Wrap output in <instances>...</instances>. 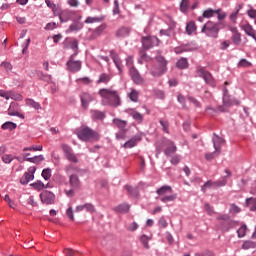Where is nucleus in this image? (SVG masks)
<instances>
[{
	"instance_id": "ea45409f",
	"label": "nucleus",
	"mask_w": 256,
	"mask_h": 256,
	"mask_svg": "<svg viewBox=\"0 0 256 256\" xmlns=\"http://www.w3.org/2000/svg\"><path fill=\"white\" fill-rule=\"evenodd\" d=\"M178 69H187L189 67V62H187L186 58H181L177 62Z\"/></svg>"
},
{
	"instance_id": "6e6d98bb",
	"label": "nucleus",
	"mask_w": 256,
	"mask_h": 256,
	"mask_svg": "<svg viewBox=\"0 0 256 256\" xmlns=\"http://www.w3.org/2000/svg\"><path fill=\"white\" fill-rule=\"evenodd\" d=\"M23 151H43V146H32V147H26L23 149Z\"/></svg>"
},
{
	"instance_id": "1a4fd4ad",
	"label": "nucleus",
	"mask_w": 256,
	"mask_h": 256,
	"mask_svg": "<svg viewBox=\"0 0 256 256\" xmlns=\"http://www.w3.org/2000/svg\"><path fill=\"white\" fill-rule=\"evenodd\" d=\"M223 93L224 107H233V105H240L241 102H239V100L229 96V91L227 90V88H224Z\"/></svg>"
},
{
	"instance_id": "c756f323",
	"label": "nucleus",
	"mask_w": 256,
	"mask_h": 256,
	"mask_svg": "<svg viewBox=\"0 0 256 256\" xmlns=\"http://www.w3.org/2000/svg\"><path fill=\"white\" fill-rule=\"evenodd\" d=\"M128 97L133 103H137L139 101V91L132 88L131 92L128 93Z\"/></svg>"
},
{
	"instance_id": "9b49d317",
	"label": "nucleus",
	"mask_w": 256,
	"mask_h": 256,
	"mask_svg": "<svg viewBox=\"0 0 256 256\" xmlns=\"http://www.w3.org/2000/svg\"><path fill=\"white\" fill-rule=\"evenodd\" d=\"M142 45L144 49H151V47H157V45H159V38L155 36L143 37Z\"/></svg>"
},
{
	"instance_id": "8fccbe9b",
	"label": "nucleus",
	"mask_w": 256,
	"mask_h": 256,
	"mask_svg": "<svg viewBox=\"0 0 256 256\" xmlns=\"http://www.w3.org/2000/svg\"><path fill=\"white\" fill-rule=\"evenodd\" d=\"M219 153H221L220 151L215 150L212 153H207L205 155L207 161H211L212 159H215V157H219Z\"/></svg>"
},
{
	"instance_id": "aec40b11",
	"label": "nucleus",
	"mask_w": 256,
	"mask_h": 256,
	"mask_svg": "<svg viewBox=\"0 0 256 256\" xmlns=\"http://www.w3.org/2000/svg\"><path fill=\"white\" fill-rule=\"evenodd\" d=\"M141 141V136H134L126 143H124V149H133Z\"/></svg>"
},
{
	"instance_id": "a211bd4d",
	"label": "nucleus",
	"mask_w": 256,
	"mask_h": 256,
	"mask_svg": "<svg viewBox=\"0 0 256 256\" xmlns=\"http://www.w3.org/2000/svg\"><path fill=\"white\" fill-rule=\"evenodd\" d=\"M84 209L87 211V213H95V206L91 203L77 206L76 213H81V211H84Z\"/></svg>"
},
{
	"instance_id": "603ef678",
	"label": "nucleus",
	"mask_w": 256,
	"mask_h": 256,
	"mask_svg": "<svg viewBox=\"0 0 256 256\" xmlns=\"http://www.w3.org/2000/svg\"><path fill=\"white\" fill-rule=\"evenodd\" d=\"M92 116L94 117V119H105V114L98 110H94L92 112Z\"/></svg>"
},
{
	"instance_id": "0e129e2a",
	"label": "nucleus",
	"mask_w": 256,
	"mask_h": 256,
	"mask_svg": "<svg viewBox=\"0 0 256 256\" xmlns=\"http://www.w3.org/2000/svg\"><path fill=\"white\" fill-rule=\"evenodd\" d=\"M208 187H215V182L209 180L202 186V191H206Z\"/></svg>"
},
{
	"instance_id": "f3484780",
	"label": "nucleus",
	"mask_w": 256,
	"mask_h": 256,
	"mask_svg": "<svg viewBox=\"0 0 256 256\" xmlns=\"http://www.w3.org/2000/svg\"><path fill=\"white\" fill-rule=\"evenodd\" d=\"M65 155L66 159L71 163H79V158L77 157V155H75V153H73V150L70 147L66 146Z\"/></svg>"
},
{
	"instance_id": "2f4dec72",
	"label": "nucleus",
	"mask_w": 256,
	"mask_h": 256,
	"mask_svg": "<svg viewBox=\"0 0 256 256\" xmlns=\"http://www.w3.org/2000/svg\"><path fill=\"white\" fill-rule=\"evenodd\" d=\"M246 205L249 207L250 211H256V198L251 197L246 199Z\"/></svg>"
},
{
	"instance_id": "774afa93",
	"label": "nucleus",
	"mask_w": 256,
	"mask_h": 256,
	"mask_svg": "<svg viewBox=\"0 0 256 256\" xmlns=\"http://www.w3.org/2000/svg\"><path fill=\"white\" fill-rule=\"evenodd\" d=\"M68 5L70 7H78L79 6V0H67Z\"/></svg>"
},
{
	"instance_id": "9d476101",
	"label": "nucleus",
	"mask_w": 256,
	"mask_h": 256,
	"mask_svg": "<svg viewBox=\"0 0 256 256\" xmlns=\"http://www.w3.org/2000/svg\"><path fill=\"white\" fill-rule=\"evenodd\" d=\"M40 199L44 205H53L55 203V194L51 191H43L40 194Z\"/></svg>"
},
{
	"instance_id": "2eb2a0df",
	"label": "nucleus",
	"mask_w": 256,
	"mask_h": 256,
	"mask_svg": "<svg viewBox=\"0 0 256 256\" xmlns=\"http://www.w3.org/2000/svg\"><path fill=\"white\" fill-rule=\"evenodd\" d=\"M80 99H81L82 107L84 109H87L91 101H93V96L87 92H82L80 94Z\"/></svg>"
},
{
	"instance_id": "6ab92c4d",
	"label": "nucleus",
	"mask_w": 256,
	"mask_h": 256,
	"mask_svg": "<svg viewBox=\"0 0 256 256\" xmlns=\"http://www.w3.org/2000/svg\"><path fill=\"white\" fill-rule=\"evenodd\" d=\"M159 197H167V195H171L173 193V188L171 186H162L156 191Z\"/></svg>"
},
{
	"instance_id": "f704fd0d",
	"label": "nucleus",
	"mask_w": 256,
	"mask_h": 256,
	"mask_svg": "<svg viewBox=\"0 0 256 256\" xmlns=\"http://www.w3.org/2000/svg\"><path fill=\"white\" fill-rule=\"evenodd\" d=\"M11 107H13V104L10 105V108L8 109V115H10L11 117H19L20 119H25V115L13 110V108Z\"/></svg>"
},
{
	"instance_id": "13d9d810",
	"label": "nucleus",
	"mask_w": 256,
	"mask_h": 256,
	"mask_svg": "<svg viewBox=\"0 0 256 256\" xmlns=\"http://www.w3.org/2000/svg\"><path fill=\"white\" fill-rule=\"evenodd\" d=\"M10 95H11V91L0 90V97H3L7 101H9Z\"/></svg>"
},
{
	"instance_id": "e433bc0d",
	"label": "nucleus",
	"mask_w": 256,
	"mask_h": 256,
	"mask_svg": "<svg viewBox=\"0 0 256 256\" xmlns=\"http://www.w3.org/2000/svg\"><path fill=\"white\" fill-rule=\"evenodd\" d=\"M37 76L39 77V79H41V81H46V83H51V79H52L51 75L45 74V73L39 71L37 73Z\"/></svg>"
},
{
	"instance_id": "f03ea898",
	"label": "nucleus",
	"mask_w": 256,
	"mask_h": 256,
	"mask_svg": "<svg viewBox=\"0 0 256 256\" xmlns=\"http://www.w3.org/2000/svg\"><path fill=\"white\" fill-rule=\"evenodd\" d=\"M78 138L86 143L97 142L101 139L99 132L89 128V126H81L77 132Z\"/></svg>"
},
{
	"instance_id": "dca6fc26",
	"label": "nucleus",
	"mask_w": 256,
	"mask_h": 256,
	"mask_svg": "<svg viewBox=\"0 0 256 256\" xmlns=\"http://www.w3.org/2000/svg\"><path fill=\"white\" fill-rule=\"evenodd\" d=\"M67 67L69 71H72V73H77V71L81 70V62L73 60V57L70 58V60L67 62Z\"/></svg>"
},
{
	"instance_id": "f8f14e48",
	"label": "nucleus",
	"mask_w": 256,
	"mask_h": 256,
	"mask_svg": "<svg viewBox=\"0 0 256 256\" xmlns=\"http://www.w3.org/2000/svg\"><path fill=\"white\" fill-rule=\"evenodd\" d=\"M66 51L71 57H75L79 53V42L77 40L66 41Z\"/></svg>"
},
{
	"instance_id": "7ed1b4c3",
	"label": "nucleus",
	"mask_w": 256,
	"mask_h": 256,
	"mask_svg": "<svg viewBox=\"0 0 256 256\" xmlns=\"http://www.w3.org/2000/svg\"><path fill=\"white\" fill-rule=\"evenodd\" d=\"M167 72V60L163 56L156 57V64L150 70L153 77H161L164 73Z\"/></svg>"
},
{
	"instance_id": "20e7f679",
	"label": "nucleus",
	"mask_w": 256,
	"mask_h": 256,
	"mask_svg": "<svg viewBox=\"0 0 256 256\" xmlns=\"http://www.w3.org/2000/svg\"><path fill=\"white\" fill-rule=\"evenodd\" d=\"M201 33H205L207 37H213L214 39H217L219 36V26L209 21L203 26Z\"/></svg>"
},
{
	"instance_id": "bb28decb",
	"label": "nucleus",
	"mask_w": 256,
	"mask_h": 256,
	"mask_svg": "<svg viewBox=\"0 0 256 256\" xmlns=\"http://www.w3.org/2000/svg\"><path fill=\"white\" fill-rule=\"evenodd\" d=\"M111 59H113L117 69L121 71V58H119V55L115 53V51L110 52Z\"/></svg>"
},
{
	"instance_id": "4c0bfd02",
	"label": "nucleus",
	"mask_w": 256,
	"mask_h": 256,
	"mask_svg": "<svg viewBox=\"0 0 256 256\" xmlns=\"http://www.w3.org/2000/svg\"><path fill=\"white\" fill-rule=\"evenodd\" d=\"M43 155H39V156H34L31 158H27L26 157V161H28L29 163H35L36 165H39V163H41V161H43Z\"/></svg>"
},
{
	"instance_id": "412c9836",
	"label": "nucleus",
	"mask_w": 256,
	"mask_h": 256,
	"mask_svg": "<svg viewBox=\"0 0 256 256\" xmlns=\"http://www.w3.org/2000/svg\"><path fill=\"white\" fill-rule=\"evenodd\" d=\"M226 176H224L221 180H217L214 182V187H225L227 185V177H231V172L229 169L225 170Z\"/></svg>"
},
{
	"instance_id": "c85d7f7f",
	"label": "nucleus",
	"mask_w": 256,
	"mask_h": 256,
	"mask_svg": "<svg viewBox=\"0 0 256 256\" xmlns=\"http://www.w3.org/2000/svg\"><path fill=\"white\" fill-rule=\"evenodd\" d=\"M243 9V4H240L237 6L236 11L233 12L232 14H230V21H232V23H237V17L239 15V11H241Z\"/></svg>"
},
{
	"instance_id": "7c9ffc66",
	"label": "nucleus",
	"mask_w": 256,
	"mask_h": 256,
	"mask_svg": "<svg viewBox=\"0 0 256 256\" xmlns=\"http://www.w3.org/2000/svg\"><path fill=\"white\" fill-rule=\"evenodd\" d=\"M217 13H219V10L208 9L203 12L202 17H204V19H211V17H214Z\"/></svg>"
},
{
	"instance_id": "4be33fe9",
	"label": "nucleus",
	"mask_w": 256,
	"mask_h": 256,
	"mask_svg": "<svg viewBox=\"0 0 256 256\" xmlns=\"http://www.w3.org/2000/svg\"><path fill=\"white\" fill-rule=\"evenodd\" d=\"M214 149L215 151H220L221 152V145L225 143V140L217 135H215L212 139Z\"/></svg>"
},
{
	"instance_id": "58836bf2",
	"label": "nucleus",
	"mask_w": 256,
	"mask_h": 256,
	"mask_svg": "<svg viewBox=\"0 0 256 256\" xmlns=\"http://www.w3.org/2000/svg\"><path fill=\"white\" fill-rule=\"evenodd\" d=\"M255 247H256V243L251 240L245 241L242 245V249L244 250L255 249Z\"/></svg>"
},
{
	"instance_id": "39448f33",
	"label": "nucleus",
	"mask_w": 256,
	"mask_h": 256,
	"mask_svg": "<svg viewBox=\"0 0 256 256\" xmlns=\"http://www.w3.org/2000/svg\"><path fill=\"white\" fill-rule=\"evenodd\" d=\"M82 16L73 12V22L66 30V33H77L83 29V22H81Z\"/></svg>"
},
{
	"instance_id": "473e14b6",
	"label": "nucleus",
	"mask_w": 256,
	"mask_h": 256,
	"mask_svg": "<svg viewBox=\"0 0 256 256\" xmlns=\"http://www.w3.org/2000/svg\"><path fill=\"white\" fill-rule=\"evenodd\" d=\"M197 31V26L195 25V22H189L186 26V32L188 35H193Z\"/></svg>"
},
{
	"instance_id": "cd10ccee",
	"label": "nucleus",
	"mask_w": 256,
	"mask_h": 256,
	"mask_svg": "<svg viewBox=\"0 0 256 256\" xmlns=\"http://www.w3.org/2000/svg\"><path fill=\"white\" fill-rule=\"evenodd\" d=\"M177 199V194H168L164 197L160 198V201H162V203H173V201H175Z\"/></svg>"
},
{
	"instance_id": "bf43d9fd",
	"label": "nucleus",
	"mask_w": 256,
	"mask_h": 256,
	"mask_svg": "<svg viewBox=\"0 0 256 256\" xmlns=\"http://www.w3.org/2000/svg\"><path fill=\"white\" fill-rule=\"evenodd\" d=\"M67 217L70 219V221H75V216L73 215V208L69 207L66 211Z\"/></svg>"
},
{
	"instance_id": "338daca9",
	"label": "nucleus",
	"mask_w": 256,
	"mask_h": 256,
	"mask_svg": "<svg viewBox=\"0 0 256 256\" xmlns=\"http://www.w3.org/2000/svg\"><path fill=\"white\" fill-rule=\"evenodd\" d=\"M240 212H241V208H239L235 204H231V206H230V213H240Z\"/></svg>"
},
{
	"instance_id": "4d7b16f0",
	"label": "nucleus",
	"mask_w": 256,
	"mask_h": 256,
	"mask_svg": "<svg viewBox=\"0 0 256 256\" xmlns=\"http://www.w3.org/2000/svg\"><path fill=\"white\" fill-rule=\"evenodd\" d=\"M172 165H179V163L181 162V156L179 155H175L171 158L170 160Z\"/></svg>"
},
{
	"instance_id": "c9c22d12",
	"label": "nucleus",
	"mask_w": 256,
	"mask_h": 256,
	"mask_svg": "<svg viewBox=\"0 0 256 256\" xmlns=\"http://www.w3.org/2000/svg\"><path fill=\"white\" fill-rule=\"evenodd\" d=\"M111 81V76L109 74H101L99 76V79L97 80V83L100 84V83H109Z\"/></svg>"
},
{
	"instance_id": "ddd939ff",
	"label": "nucleus",
	"mask_w": 256,
	"mask_h": 256,
	"mask_svg": "<svg viewBox=\"0 0 256 256\" xmlns=\"http://www.w3.org/2000/svg\"><path fill=\"white\" fill-rule=\"evenodd\" d=\"M163 145L167 147L164 151L167 157H170V155H174V153H177V146H175V143L173 141L164 139Z\"/></svg>"
},
{
	"instance_id": "0eeeda50",
	"label": "nucleus",
	"mask_w": 256,
	"mask_h": 256,
	"mask_svg": "<svg viewBox=\"0 0 256 256\" xmlns=\"http://www.w3.org/2000/svg\"><path fill=\"white\" fill-rule=\"evenodd\" d=\"M196 73L202 77V79H204L205 83H207V85H211L213 87V85H215V80L213 79V76L211 75V73H209L207 70H205V68L198 66L196 68Z\"/></svg>"
},
{
	"instance_id": "72a5a7b5",
	"label": "nucleus",
	"mask_w": 256,
	"mask_h": 256,
	"mask_svg": "<svg viewBox=\"0 0 256 256\" xmlns=\"http://www.w3.org/2000/svg\"><path fill=\"white\" fill-rule=\"evenodd\" d=\"M31 187H33V188L36 189L37 191H42V189H47V187H49V184H47V185L45 186V184H44L43 182H41V181L38 180L37 182L31 184Z\"/></svg>"
},
{
	"instance_id": "a18cd8bd",
	"label": "nucleus",
	"mask_w": 256,
	"mask_h": 256,
	"mask_svg": "<svg viewBox=\"0 0 256 256\" xmlns=\"http://www.w3.org/2000/svg\"><path fill=\"white\" fill-rule=\"evenodd\" d=\"M13 159H15V156L11 154H4L2 155V161L3 163L9 165V163H12Z\"/></svg>"
},
{
	"instance_id": "393cba45",
	"label": "nucleus",
	"mask_w": 256,
	"mask_h": 256,
	"mask_svg": "<svg viewBox=\"0 0 256 256\" xmlns=\"http://www.w3.org/2000/svg\"><path fill=\"white\" fill-rule=\"evenodd\" d=\"M130 209L131 206L129 204L123 203L114 208V211H117V213H129Z\"/></svg>"
},
{
	"instance_id": "a878e982",
	"label": "nucleus",
	"mask_w": 256,
	"mask_h": 256,
	"mask_svg": "<svg viewBox=\"0 0 256 256\" xmlns=\"http://www.w3.org/2000/svg\"><path fill=\"white\" fill-rule=\"evenodd\" d=\"M25 103H26L27 107H32V109H36L37 111H39V109H41V104H39V102H37L31 98H27L25 100Z\"/></svg>"
},
{
	"instance_id": "e2e57ef3",
	"label": "nucleus",
	"mask_w": 256,
	"mask_h": 256,
	"mask_svg": "<svg viewBox=\"0 0 256 256\" xmlns=\"http://www.w3.org/2000/svg\"><path fill=\"white\" fill-rule=\"evenodd\" d=\"M238 66L239 67H251V63L249 61H247V59H242L238 63Z\"/></svg>"
},
{
	"instance_id": "37998d69",
	"label": "nucleus",
	"mask_w": 256,
	"mask_h": 256,
	"mask_svg": "<svg viewBox=\"0 0 256 256\" xmlns=\"http://www.w3.org/2000/svg\"><path fill=\"white\" fill-rule=\"evenodd\" d=\"M101 21H103V19L101 17H87L86 20L84 21V23L86 24H91V23H101Z\"/></svg>"
},
{
	"instance_id": "b1692460",
	"label": "nucleus",
	"mask_w": 256,
	"mask_h": 256,
	"mask_svg": "<svg viewBox=\"0 0 256 256\" xmlns=\"http://www.w3.org/2000/svg\"><path fill=\"white\" fill-rule=\"evenodd\" d=\"M130 33H131V29L127 27H121L116 31V37L118 38L129 37Z\"/></svg>"
},
{
	"instance_id": "5701e85b",
	"label": "nucleus",
	"mask_w": 256,
	"mask_h": 256,
	"mask_svg": "<svg viewBox=\"0 0 256 256\" xmlns=\"http://www.w3.org/2000/svg\"><path fill=\"white\" fill-rule=\"evenodd\" d=\"M128 114L130 117L136 120L137 123H143L144 116L140 112H137V110H129Z\"/></svg>"
},
{
	"instance_id": "de8ad7c7",
	"label": "nucleus",
	"mask_w": 256,
	"mask_h": 256,
	"mask_svg": "<svg viewBox=\"0 0 256 256\" xmlns=\"http://www.w3.org/2000/svg\"><path fill=\"white\" fill-rule=\"evenodd\" d=\"M238 237L241 239L247 234V225H242L238 230Z\"/></svg>"
},
{
	"instance_id": "09e8293b",
	"label": "nucleus",
	"mask_w": 256,
	"mask_h": 256,
	"mask_svg": "<svg viewBox=\"0 0 256 256\" xmlns=\"http://www.w3.org/2000/svg\"><path fill=\"white\" fill-rule=\"evenodd\" d=\"M189 9V0H182L180 3V10L182 13H186V11Z\"/></svg>"
},
{
	"instance_id": "6e6552de",
	"label": "nucleus",
	"mask_w": 256,
	"mask_h": 256,
	"mask_svg": "<svg viewBox=\"0 0 256 256\" xmlns=\"http://www.w3.org/2000/svg\"><path fill=\"white\" fill-rule=\"evenodd\" d=\"M35 171H37V167H29L27 172L24 173V177L20 179L21 185H27L30 181H33L35 179Z\"/></svg>"
},
{
	"instance_id": "423d86ee",
	"label": "nucleus",
	"mask_w": 256,
	"mask_h": 256,
	"mask_svg": "<svg viewBox=\"0 0 256 256\" xmlns=\"http://www.w3.org/2000/svg\"><path fill=\"white\" fill-rule=\"evenodd\" d=\"M69 185L72 187L70 190L66 191L67 197H73L75 195V189H79L81 181H79V176L76 174H71L69 178Z\"/></svg>"
},
{
	"instance_id": "052dcab7",
	"label": "nucleus",
	"mask_w": 256,
	"mask_h": 256,
	"mask_svg": "<svg viewBox=\"0 0 256 256\" xmlns=\"http://www.w3.org/2000/svg\"><path fill=\"white\" fill-rule=\"evenodd\" d=\"M195 256H215V252L211 250H205L203 253H196Z\"/></svg>"
},
{
	"instance_id": "680f3d73",
	"label": "nucleus",
	"mask_w": 256,
	"mask_h": 256,
	"mask_svg": "<svg viewBox=\"0 0 256 256\" xmlns=\"http://www.w3.org/2000/svg\"><path fill=\"white\" fill-rule=\"evenodd\" d=\"M1 67H4V69H6V71L13 70V65L10 62H2Z\"/></svg>"
},
{
	"instance_id": "69168bd1",
	"label": "nucleus",
	"mask_w": 256,
	"mask_h": 256,
	"mask_svg": "<svg viewBox=\"0 0 256 256\" xmlns=\"http://www.w3.org/2000/svg\"><path fill=\"white\" fill-rule=\"evenodd\" d=\"M137 229H139V224H137L136 222H132V223L127 227V230H128V231H137Z\"/></svg>"
},
{
	"instance_id": "5fc2aeb1",
	"label": "nucleus",
	"mask_w": 256,
	"mask_h": 256,
	"mask_svg": "<svg viewBox=\"0 0 256 256\" xmlns=\"http://www.w3.org/2000/svg\"><path fill=\"white\" fill-rule=\"evenodd\" d=\"M151 240V238H149L147 235H143L142 237H141V241H142V243H143V245H144V247L146 248V249H149V241Z\"/></svg>"
},
{
	"instance_id": "49530a36",
	"label": "nucleus",
	"mask_w": 256,
	"mask_h": 256,
	"mask_svg": "<svg viewBox=\"0 0 256 256\" xmlns=\"http://www.w3.org/2000/svg\"><path fill=\"white\" fill-rule=\"evenodd\" d=\"M107 29V25L105 24H101L99 27H97L94 30V35H96L97 37H99V35L103 34V31H105Z\"/></svg>"
},
{
	"instance_id": "79ce46f5",
	"label": "nucleus",
	"mask_w": 256,
	"mask_h": 256,
	"mask_svg": "<svg viewBox=\"0 0 256 256\" xmlns=\"http://www.w3.org/2000/svg\"><path fill=\"white\" fill-rule=\"evenodd\" d=\"M2 129L4 130H9V131H13L14 129H17V124L13 123V122H5L2 125Z\"/></svg>"
},
{
	"instance_id": "864d4df0",
	"label": "nucleus",
	"mask_w": 256,
	"mask_h": 256,
	"mask_svg": "<svg viewBox=\"0 0 256 256\" xmlns=\"http://www.w3.org/2000/svg\"><path fill=\"white\" fill-rule=\"evenodd\" d=\"M10 99H13L14 101H23V95L15 94L13 91H10Z\"/></svg>"
},
{
	"instance_id": "3c124183",
	"label": "nucleus",
	"mask_w": 256,
	"mask_h": 256,
	"mask_svg": "<svg viewBox=\"0 0 256 256\" xmlns=\"http://www.w3.org/2000/svg\"><path fill=\"white\" fill-rule=\"evenodd\" d=\"M42 177L45 181H49L51 179V169L46 168L42 171Z\"/></svg>"
},
{
	"instance_id": "f257e3e1",
	"label": "nucleus",
	"mask_w": 256,
	"mask_h": 256,
	"mask_svg": "<svg viewBox=\"0 0 256 256\" xmlns=\"http://www.w3.org/2000/svg\"><path fill=\"white\" fill-rule=\"evenodd\" d=\"M98 95L101 97L102 105H108L109 107H120L121 95L119 91L112 88H102L98 91Z\"/></svg>"
},
{
	"instance_id": "a19ab883",
	"label": "nucleus",
	"mask_w": 256,
	"mask_h": 256,
	"mask_svg": "<svg viewBox=\"0 0 256 256\" xmlns=\"http://www.w3.org/2000/svg\"><path fill=\"white\" fill-rule=\"evenodd\" d=\"M113 123L118 126L119 129H125L127 127V121L115 118Z\"/></svg>"
},
{
	"instance_id": "4468645a",
	"label": "nucleus",
	"mask_w": 256,
	"mask_h": 256,
	"mask_svg": "<svg viewBox=\"0 0 256 256\" xmlns=\"http://www.w3.org/2000/svg\"><path fill=\"white\" fill-rule=\"evenodd\" d=\"M130 77L136 85H143V77L135 67L130 68Z\"/></svg>"
},
{
	"instance_id": "c03bdc74",
	"label": "nucleus",
	"mask_w": 256,
	"mask_h": 256,
	"mask_svg": "<svg viewBox=\"0 0 256 256\" xmlns=\"http://www.w3.org/2000/svg\"><path fill=\"white\" fill-rule=\"evenodd\" d=\"M232 42L235 44V45H241V34L240 32L236 33V34H232Z\"/></svg>"
}]
</instances>
